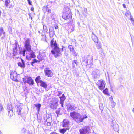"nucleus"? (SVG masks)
<instances>
[{
	"instance_id": "25",
	"label": "nucleus",
	"mask_w": 134,
	"mask_h": 134,
	"mask_svg": "<svg viewBox=\"0 0 134 134\" xmlns=\"http://www.w3.org/2000/svg\"><path fill=\"white\" fill-rule=\"evenodd\" d=\"M96 43V46L97 49H99L102 48L101 43L99 41H98Z\"/></svg>"
},
{
	"instance_id": "58",
	"label": "nucleus",
	"mask_w": 134,
	"mask_h": 134,
	"mask_svg": "<svg viewBox=\"0 0 134 134\" xmlns=\"http://www.w3.org/2000/svg\"><path fill=\"white\" fill-rule=\"evenodd\" d=\"M131 20L132 21V22L134 21V19L133 18H131Z\"/></svg>"
},
{
	"instance_id": "32",
	"label": "nucleus",
	"mask_w": 134,
	"mask_h": 134,
	"mask_svg": "<svg viewBox=\"0 0 134 134\" xmlns=\"http://www.w3.org/2000/svg\"><path fill=\"white\" fill-rule=\"evenodd\" d=\"M37 62H38L39 63V62H40V61H38V60H37L36 59H34L33 61L32 62H31V65L32 66H34V63H37Z\"/></svg>"
},
{
	"instance_id": "14",
	"label": "nucleus",
	"mask_w": 134,
	"mask_h": 134,
	"mask_svg": "<svg viewBox=\"0 0 134 134\" xmlns=\"http://www.w3.org/2000/svg\"><path fill=\"white\" fill-rule=\"evenodd\" d=\"M44 72L45 75L48 77H51L53 75L52 72L50 70L46 69H45Z\"/></svg>"
},
{
	"instance_id": "29",
	"label": "nucleus",
	"mask_w": 134,
	"mask_h": 134,
	"mask_svg": "<svg viewBox=\"0 0 134 134\" xmlns=\"http://www.w3.org/2000/svg\"><path fill=\"white\" fill-rule=\"evenodd\" d=\"M17 111L18 113V115H20L21 114V111L22 109V108L20 107H17Z\"/></svg>"
},
{
	"instance_id": "31",
	"label": "nucleus",
	"mask_w": 134,
	"mask_h": 134,
	"mask_svg": "<svg viewBox=\"0 0 134 134\" xmlns=\"http://www.w3.org/2000/svg\"><path fill=\"white\" fill-rule=\"evenodd\" d=\"M38 59L39 60V61H42L44 59V58L43 56L41 55H39L37 56Z\"/></svg>"
},
{
	"instance_id": "55",
	"label": "nucleus",
	"mask_w": 134,
	"mask_h": 134,
	"mask_svg": "<svg viewBox=\"0 0 134 134\" xmlns=\"http://www.w3.org/2000/svg\"><path fill=\"white\" fill-rule=\"evenodd\" d=\"M63 102H60V103L61 104L62 107H63Z\"/></svg>"
},
{
	"instance_id": "63",
	"label": "nucleus",
	"mask_w": 134,
	"mask_h": 134,
	"mask_svg": "<svg viewBox=\"0 0 134 134\" xmlns=\"http://www.w3.org/2000/svg\"><path fill=\"white\" fill-rule=\"evenodd\" d=\"M62 47L63 48H62V51H63V48L64 47L63 46H62Z\"/></svg>"
},
{
	"instance_id": "16",
	"label": "nucleus",
	"mask_w": 134,
	"mask_h": 134,
	"mask_svg": "<svg viewBox=\"0 0 134 134\" xmlns=\"http://www.w3.org/2000/svg\"><path fill=\"white\" fill-rule=\"evenodd\" d=\"M35 57V55L34 53L32 51L31 52L29 56L27 55L26 56V58L28 60H31V58H34Z\"/></svg>"
},
{
	"instance_id": "26",
	"label": "nucleus",
	"mask_w": 134,
	"mask_h": 134,
	"mask_svg": "<svg viewBox=\"0 0 134 134\" xmlns=\"http://www.w3.org/2000/svg\"><path fill=\"white\" fill-rule=\"evenodd\" d=\"M34 105L37 111L39 112L40 109L41 105L40 104H35Z\"/></svg>"
},
{
	"instance_id": "20",
	"label": "nucleus",
	"mask_w": 134,
	"mask_h": 134,
	"mask_svg": "<svg viewBox=\"0 0 134 134\" xmlns=\"http://www.w3.org/2000/svg\"><path fill=\"white\" fill-rule=\"evenodd\" d=\"M69 129L68 128H63L59 129V131L60 133L64 134Z\"/></svg>"
},
{
	"instance_id": "15",
	"label": "nucleus",
	"mask_w": 134,
	"mask_h": 134,
	"mask_svg": "<svg viewBox=\"0 0 134 134\" xmlns=\"http://www.w3.org/2000/svg\"><path fill=\"white\" fill-rule=\"evenodd\" d=\"M69 121L67 119H64L63 121L62 127H68L69 125Z\"/></svg>"
},
{
	"instance_id": "48",
	"label": "nucleus",
	"mask_w": 134,
	"mask_h": 134,
	"mask_svg": "<svg viewBox=\"0 0 134 134\" xmlns=\"http://www.w3.org/2000/svg\"><path fill=\"white\" fill-rule=\"evenodd\" d=\"M86 59H85V57H83L82 58V61L83 62V64L85 65V62H84V61L86 60Z\"/></svg>"
},
{
	"instance_id": "17",
	"label": "nucleus",
	"mask_w": 134,
	"mask_h": 134,
	"mask_svg": "<svg viewBox=\"0 0 134 134\" xmlns=\"http://www.w3.org/2000/svg\"><path fill=\"white\" fill-rule=\"evenodd\" d=\"M92 38L93 41L95 43L99 41V40L97 37L95 35L93 32H92Z\"/></svg>"
},
{
	"instance_id": "44",
	"label": "nucleus",
	"mask_w": 134,
	"mask_h": 134,
	"mask_svg": "<svg viewBox=\"0 0 134 134\" xmlns=\"http://www.w3.org/2000/svg\"><path fill=\"white\" fill-rule=\"evenodd\" d=\"M53 31H51V30L50 29L49 31H50V34H51L52 35H54L55 34V32L54 31V30L53 29Z\"/></svg>"
},
{
	"instance_id": "62",
	"label": "nucleus",
	"mask_w": 134,
	"mask_h": 134,
	"mask_svg": "<svg viewBox=\"0 0 134 134\" xmlns=\"http://www.w3.org/2000/svg\"><path fill=\"white\" fill-rule=\"evenodd\" d=\"M132 111L134 113V108H133V109L132 110Z\"/></svg>"
},
{
	"instance_id": "34",
	"label": "nucleus",
	"mask_w": 134,
	"mask_h": 134,
	"mask_svg": "<svg viewBox=\"0 0 134 134\" xmlns=\"http://www.w3.org/2000/svg\"><path fill=\"white\" fill-rule=\"evenodd\" d=\"M71 52L73 56H76L77 55V53L74 49Z\"/></svg>"
},
{
	"instance_id": "61",
	"label": "nucleus",
	"mask_w": 134,
	"mask_h": 134,
	"mask_svg": "<svg viewBox=\"0 0 134 134\" xmlns=\"http://www.w3.org/2000/svg\"><path fill=\"white\" fill-rule=\"evenodd\" d=\"M132 24L133 25V26H134V21L132 22Z\"/></svg>"
},
{
	"instance_id": "13",
	"label": "nucleus",
	"mask_w": 134,
	"mask_h": 134,
	"mask_svg": "<svg viewBox=\"0 0 134 134\" xmlns=\"http://www.w3.org/2000/svg\"><path fill=\"white\" fill-rule=\"evenodd\" d=\"M6 34L3 28L1 27L0 28V37H1V39L2 40L5 38Z\"/></svg>"
},
{
	"instance_id": "2",
	"label": "nucleus",
	"mask_w": 134,
	"mask_h": 134,
	"mask_svg": "<svg viewBox=\"0 0 134 134\" xmlns=\"http://www.w3.org/2000/svg\"><path fill=\"white\" fill-rule=\"evenodd\" d=\"M70 116L73 118L74 120L77 123L82 122L83 120L87 117L86 115H82L76 111H73L70 113Z\"/></svg>"
},
{
	"instance_id": "37",
	"label": "nucleus",
	"mask_w": 134,
	"mask_h": 134,
	"mask_svg": "<svg viewBox=\"0 0 134 134\" xmlns=\"http://www.w3.org/2000/svg\"><path fill=\"white\" fill-rule=\"evenodd\" d=\"M68 48L70 51H72L74 49L73 47L71 45H69L68 46Z\"/></svg>"
},
{
	"instance_id": "45",
	"label": "nucleus",
	"mask_w": 134,
	"mask_h": 134,
	"mask_svg": "<svg viewBox=\"0 0 134 134\" xmlns=\"http://www.w3.org/2000/svg\"><path fill=\"white\" fill-rule=\"evenodd\" d=\"M60 112V110L59 109H58L56 111V113L57 115V116H58V114Z\"/></svg>"
},
{
	"instance_id": "10",
	"label": "nucleus",
	"mask_w": 134,
	"mask_h": 134,
	"mask_svg": "<svg viewBox=\"0 0 134 134\" xmlns=\"http://www.w3.org/2000/svg\"><path fill=\"white\" fill-rule=\"evenodd\" d=\"M89 130V127L86 126L80 129L79 131L80 134H88Z\"/></svg>"
},
{
	"instance_id": "47",
	"label": "nucleus",
	"mask_w": 134,
	"mask_h": 134,
	"mask_svg": "<svg viewBox=\"0 0 134 134\" xmlns=\"http://www.w3.org/2000/svg\"><path fill=\"white\" fill-rule=\"evenodd\" d=\"M0 111H2L3 110V107L2 105L1 104H0Z\"/></svg>"
},
{
	"instance_id": "28",
	"label": "nucleus",
	"mask_w": 134,
	"mask_h": 134,
	"mask_svg": "<svg viewBox=\"0 0 134 134\" xmlns=\"http://www.w3.org/2000/svg\"><path fill=\"white\" fill-rule=\"evenodd\" d=\"M60 102H64L66 98L64 94H63L62 96L60 97Z\"/></svg>"
},
{
	"instance_id": "39",
	"label": "nucleus",
	"mask_w": 134,
	"mask_h": 134,
	"mask_svg": "<svg viewBox=\"0 0 134 134\" xmlns=\"http://www.w3.org/2000/svg\"><path fill=\"white\" fill-rule=\"evenodd\" d=\"M108 89L106 88L105 89L103 90V92L105 94H108Z\"/></svg>"
},
{
	"instance_id": "4",
	"label": "nucleus",
	"mask_w": 134,
	"mask_h": 134,
	"mask_svg": "<svg viewBox=\"0 0 134 134\" xmlns=\"http://www.w3.org/2000/svg\"><path fill=\"white\" fill-rule=\"evenodd\" d=\"M24 45L27 51L30 52L31 51V46L30 44V40L29 38L25 39L24 42Z\"/></svg>"
},
{
	"instance_id": "3",
	"label": "nucleus",
	"mask_w": 134,
	"mask_h": 134,
	"mask_svg": "<svg viewBox=\"0 0 134 134\" xmlns=\"http://www.w3.org/2000/svg\"><path fill=\"white\" fill-rule=\"evenodd\" d=\"M64 12L62 15L63 18L66 20H69L70 19H71L72 14L71 10L68 7L64 8Z\"/></svg>"
},
{
	"instance_id": "59",
	"label": "nucleus",
	"mask_w": 134,
	"mask_h": 134,
	"mask_svg": "<svg viewBox=\"0 0 134 134\" xmlns=\"http://www.w3.org/2000/svg\"><path fill=\"white\" fill-rule=\"evenodd\" d=\"M58 26H55V29H58Z\"/></svg>"
},
{
	"instance_id": "12",
	"label": "nucleus",
	"mask_w": 134,
	"mask_h": 134,
	"mask_svg": "<svg viewBox=\"0 0 134 134\" xmlns=\"http://www.w3.org/2000/svg\"><path fill=\"white\" fill-rule=\"evenodd\" d=\"M111 126L115 131H118L119 130V126L118 124H116L115 121L112 120Z\"/></svg>"
},
{
	"instance_id": "56",
	"label": "nucleus",
	"mask_w": 134,
	"mask_h": 134,
	"mask_svg": "<svg viewBox=\"0 0 134 134\" xmlns=\"http://www.w3.org/2000/svg\"><path fill=\"white\" fill-rule=\"evenodd\" d=\"M31 10L32 11H34V8L33 7L31 8Z\"/></svg>"
},
{
	"instance_id": "46",
	"label": "nucleus",
	"mask_w": 134,
	"mask_h": 134,
	"mask_svg": "<svg viewBox=\"0 0 134 134\" xmlns=\"http://www.w3.org/2000/svg\"><path fill=\"white\" fill-rule=\"evenodd\" d=\"M46 122L45 123V124H46L47 126H50L51 125V123L50 122L46 121Z\"/></svg>"
},
{
	"instance_id": "23",
	"label": "nucleus",
	"mask_w": 134,
	"mask_h": 134,
	"mask_svg": "<svg viewBox=\"0 0 134 134\" xmlns=\"http://www.w3.org/2000/svg\"><path fill=\"white\" fill-rule=\"evenodd\" d=\"M40 86L45 89H46L47 86V84L43 81H41V82L40 83Z\"/></svg>"
},
{
	"instance_id": "6",
	"label": "nucleus",
	"mask_w": 134,
	"mask_h": 134,
	"mask_svg": "<svg viewBox=\"0 0 134 134\" xmlns=\"http://www.w3.org/2000/svg\"><path fill=\"white\" fill-rule=\"evenodd\" d=\"M23 81L24 83H27L31 85H33L34 84V80L30 77H29L27 78H23Z\"/></svg>"
},
{
	"instance_id": "11",
	"label": "nucleus",
	"mask_w": 134,
	"mask_h": 134,
	"mask_svg": "<svg viewBox=\"0 0 134 134\" xmlns=\"http://www.w3.org/2000/svg\"><path fill=\"white\" fill-rule=\"evenodd\" d=\"M98 83V87L100 89L103 90L104 88L105 83L104 81L99 80Z\"/></svg>"
},
{
	"instance_id": "18",
	"label": "nucleus",
	"mask_w": 134,
	"mask_h": 134,
	"mask_svg": "<svg viewBox=\"0 0 134 134\" xmlns=\"http://www.w3.org/2000/svg\"><path fill=\"white\" fill-rule=\"evenodd\" d=\"M15 48H14L13 49V55L14 56H15L17 55L18 53H17V43H15Z\"/></svg>"
},
{
	"instance_id": "1",
	"label": "nucleus",
	"mask_w": 134,
	"mask_h": 134,
	"mask_svg": "<svg viewBox=\"0 0 134 134\" xmlns=\"http://www.w3.org/2000/svg\"><path fill=\"white\" fill-rule=\"evenodd\" d=\"M50 46L53 49L51 50V52L55 58H57L61 56L60 49L54 39H52L51 41Z\"/></svg>"
},
{
	"instance_id": "22",
	"label": "nucleus",
	"mask_w": 134,
	"mask_h": 134,
	"mask_svg": "<svg viewBox=\"0 0 134 134\" xmlns=\"http://www.w3.org/2000/svg\"><path fill=\"white\" fill-rule=\"evenodd\" d=\"M27 51L25 48L23 49V50H21L20 51L19 53L20 55H22L23 56H25V53L26 51Z\"/></svg>"
},
{
	"instance_id": "49",
	"label": "nucleus",
	"mask_w": 134,
	"mask_h": 134,
	"mask_svg": "<svg viewBox=\"0 0 134 134\" xmlns=\"http://www.w3.org/2000/svg\"><path fill=\"white\" fill-rule=\"evenodd\" d=\"M21 132L23 133L25 132H26L25 129V128H23L21 131Z\"/></svg>"
},
{
	"instance_id": "54",
	"label": "nucleus",
	"mask_w": 134,
	"mask_h": 134,
	"mask_svg": "<svg viewBox=\"0 0 134 134\" xmlns=\"http://www.w3.org/2000/svg\"><path fill=\"white\" fill-rule=\"evenodd\" d=\"M31 14L30 13H29L28 14V15L29 16L30 18H31V19H32V17L31 16Z\"/></svg>"
},
{
	"instance_id": "7",
	"label": "nucleus",
	"mask_w": 134,
	"mask_h": 134,
	"mask_svg": "<svg viewBox=\"0 0 134 134\" xmlns=\"http://www.w3.org/2000/svg\"><path fill=\"white\" fill-rule=\"evenodd\" d=\"M17 75L15 71H11L10 73V78L14 81L16 82H18L19 81L17 80Z\"/></svg>"
},
{
	"instance_id": "40",
	"label": "nucleus",
	"mask_w": 134,
	"mask_h": 134,
	"mask_svg": "<svg viewBox=\"0 0 134 134\" xmlns=\"http://www.w3.org/2000/svg\"><path fill=\"white\" fill-rule=\"evenodd\" d=\"M43 25V30L44 31V32H47L48 31V29L47 27L45 26H44V25Z\"/></svg>"
},
{
	"instance_id": "52",
	"label": "nucleus",
	"mask_w": 134,
	"mask_h": 134,
	"mask_svg": "<svg viewBox=\"0 0 134 134\" xmlns=\"http://www.w3.org/2000/svg\"><path fill=\"white\" fill-rule=\"evenodd\" d=\"M28 4L30 5H31V2L30 1V0H27Z\"/></svg>"
},
{
	"instance_id": "30",
	"label": "nucleus",
	"mask_w": 134,
	"mask_h": 134,
	"mask_svg": "<svg viewBox=\"0 0 134 134\" xmlns=\"http://www.w3.org/2000/svg\"><path fill=\"white\" fill-rule=\"evenodd\" d=\"M78 63V62L76 60H74L72 61V65L73 68L75 67V64L76 65H77Z\"/></svg>"
},
{
	"instance_id": "36",
	"label": "nucleus",
	"mask_w": 134,
	"mask_h": 134,
	"mask_svg": "<svg viewBox=\"0 0 134 134\" xmlns=\"http://www.w3.org/2000/svg\"><path fill=\"white\" fill-rule=\"evenodd\" d=\"M78 108V107L76 106L74 104L72 105V110H77Z\"/></svg>"
},
{
	"instance_id": "38",
	"label": "nucleus",
	"mask_w": 134,
	"mask_h": 134,
	"mask_svg": "<svg viewBox=\"0 0 134 134\" xmlns=\"http://www.w3.org/2000/svg\"><path fill=\"white\" fill-rule=\"evenodd\" d=\"M7 108L8 109V111L12 110V105H8L7 106Z\"/></svg>"
},
{
	"instance_id": "21",
	"label": "nucleus",
	"mask_w": 134,
	"mask_h": 134,
	"mask_svg": "<svg viewBox=\"0 0 134 134\" xmlns=\"http://www.w3.org/2000/svg\"><path fill=\"white\" fill-rule=\"evenodd\" d=\"M35 81L37 83H40L41 81H42L40 76H38L36 78Z\"/></svg>"
},
{
	"instance_id": "43",
	"label": "nucleus",
	"mask_w": 134,
	"mask_h": 134,
	"mask_svg": "<svg viewBox=\"0 0 134 134\" xmlns=\"http://www.w3.org/2000/svg\"><path fill=\"white\" fill-rule=\"evenodd\" d=\"M98 52L99 54H101L103 52V49L102 48H101L99 49H98Z\"/></svg>"
},
{
	"instance_id": "27",
	"label": "nucleus",
	"mask_w": 134,
	"mask_h": 134,
	"mask_svg": "<svg viewBox=\"0 0 134 134\" xmlns=\"http://www.w3.org/2000/svg\"><path fill=\"white\" fill-rule=\"evenodd\" d=\"M49 115L48 114H44L43 117L44 120H46V121H47V120L49 118Z\"/></svg>"
},
{
	"instance_id": "53",
	"label": "nucleus",
	"mask_w": 134,
	"mask_h": 134,
	"mask_svg": "<svg viewBox=\"0 0 134 134\" xmlns=\"http://www.w3.org/2000/svg\"><path fill=\"white\" fill-rule=\"evenodd\" d=\"M72 27V29H71V31H73L74 30V26H73V25H72L70 26V27Z\"/></svg>"
},
{
	"instance_id": "35",
	"label": "nucleus",
	"mask_w": 134,
	"mask_h": 134,
	"mask_svg": "<svg viewBox=\"0 0 134 134\" xmlns=\"http://www.w3.org/2000/svg\"><path fill=\"white\" fill-rule=\"evenodd\" d=\"M10 0H5V5L6 7L8 6L9 4L10 3Z\"/></svg>"
},
{
	"instance_id": "57",
	"label": "nucleus",
	"mask_w": 134,
	"mask_h": 134,
	"mask_svg": "<svg viewBox=\"0 0 134 134\" xmlns=\"http://www.w3.org/2000/svg\"><path fill=\"white\" fill-rule=\"evenodd\" d=\"M123 7L124 8H126V5H125V4H123Z\"/></svg>"
},
{
	"instance_id": "41",
	"label": "nucleus",
	"mask_w": 134,
	"mask_h": 134,
	"mask_svg": "<svg viewBox=\"0 0 134 134\" xmlns=\"http://www.w3.org/2000/svg\"><path fill=\"white\" fill-rule=\"evenodd\" d=\"M111 106L112 107H114L116 105V104L114 101L112 100L111 102Z\"/></svg>"
},
{
	"instance_id": "60",
	"label": "nucleus",
	"mask_w": 134,
	"mask_h": 134,
	"mask_svg": "<svg viewBox=\"0 0 134 134\" xmlns=\"http://www.w3.org/2000/svg\"><path fill=\"white\" fill-rule=\"evenodd\" d=\"M50 134H58L56 133L55 132H52Z\"/></svg>"
},
{
	"instance_id": "50",
	"label": "nucleus",
	"mask_w": 134,
	"mask_h": 134,
	"mask_svg": "<svg viewBox=\"0 0 134 134\" xmlns=\"http://www.w3.org/2000/svg\"><path fill=\"white\" fill-rule=\"evenodd\" d=\"M58 94H57V96H59L61 95L62 94V93L61 91H58Z\"/></svg>"
},
{
	"instance_id": "8",
	"label": "nucleus",
	"mask_w": 134,
	"mask_h": 134,
	"mask_svg": "<svg viewBox=\"0 0 134 134\" xmlns=\"http://www.w3.org/2000/svg\"><path fill=\"white\" fill-rule=\"evenodd\" d=\"M92 75L94 79L99 78L100 76L99 70L98 69H96L93 71L92 74Z\"/></svg>"
},
{
	"instance_id": "64",
	"label": "nucleus",
	"mask_w": 134,
	"mask_h": 134,
	"mask_svg": "<svg viewBox=\"0 0 134 134\" xmlns=\"http://www.w3.org/2000/svg\"><path fill=\"white\" fill-rule=\"evenodd\" d=\"M126 14H126H126H125V15H126V16H127Z\"/></svg>"
},
{
	"instance_id": "5",
	"label": "nucleus",
	"mask_w": 134,
	"mask_h": 134,
	"mask_svg": "<svg viewBox=\"0 0 134 134\" xmlns=\"http://www.w3.org/2000/svg\"><path fill=\"white\" fill-rule=\"evenodd\" d=\"M93 58L92 56H88L86 58V60L84 61L85 63V65H89L91 66L92 65V63L93 61Z\"/></svg>"
},
{
	"instance_id": "9",
	"label": "nucleus",
	"mask_w": 134,
	"mask_h": 134,
	"mask_svg": "<svg viewBox=\"0 0 134 134\" xmlns=\"http://www.w3.org/2000/svg\"><path fill=\"white\" fill-rule=\"evenodd\" d=\"M58 105V101L57 100H53L51 101L50 104V107L52 109H56Z\"/></svg>"
},
{
	"instance_id": "19",
	"label": "nucleus",
	"mask_w": 134,
	"mask_h": 134,
	"mask_svg": "<svg viewBox=\"0 0 134 134\" xmlns=\"http://www.w3.org/2000/svg\"><path fill=\"white\" fill-rule=\"evenodd\" d=\"M21 61L22 63L20 62H18V65L21 68H24L25 66V62L22 59L21 60Z\"/></svg>"
},
{
	"instance_id": "42",
	"label": "nucleus",
	"mask_w": 134,
	"mask_h": 134,
	"mask_svg": "<svg viewBox=\"0 0 134 134\" xmlns=\"http://www.w3.org/2000/svg\"><path fill=\"white\" fill-rule=\"evenodd\" d=\"M48 9V7L47 6H44L43 8V10L44 12H46L47 10V9Z\"/></svg>"
},
{
	"instance_id": "33",
	"label": "nucleus",
	"mask_w": 134,
	"mask_h": 134,
	"mask_svg": "<svg viewBox=\"0 0 134 134\" xmlns=\"http://www.w3.org/2000/svg\"><path fill=\"white\" fill-rule=\"evenodd\" d=\"M13 114V112L12 110H10L8 111V115L10 117H11Z\"/></svg>"
},
{
	"instance_id": "51",
	"label": "nucleus",
	"mask_w": 134,
	"mask_h": 134,
	"mask_svg": "<svg viewBox=\"0 0 134 134\" xmlns=\"http://www.w3.org/2000/svg\"><path fill=\"white\" fill-rule=\"evenodd\" d=\"M46 11L48 12L49 13H50L51 12V10L48 9V8L47 9V10Z\"/></svg>"
},
{
	"instance_id": "24",
	"label": "nucleus",
	"mask_w": 134,
	"mask_h": 134,
	"mask_svg": "<svg viewBox=\"0 0 134 134\" xmlns=\"http://www.w3.org/2000/svg\"><path fill=\"white\" fill-rule=\"evenodd\" d=\"M67 106V109L68 111H72V105L68 104Z\"/></svg>"
}]
</instances>
